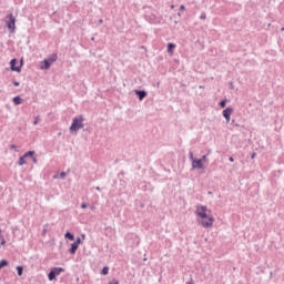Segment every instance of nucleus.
Instances as JSON below:
<instances>
[{
    "label": "nucleus",
    "mask_w": 284,
    "mask_h": 284,
    "mask_svg": "<svg viewBox=\"0 0 284 284\" xmlns=\"http://www.w3.org/2000/svg\"><path fill=\"white\" fill-rule=\"evenodd\" d=\"M195 214L200 225H202V227L205 230H210V227L214 225V215H212V211H210L207 206L197 205Z\"/></svg>",
    "instance_id": "1"
},
{
    "label": "nucleus",
    "mask_w": 284,
    "mask_h": 284,
    "mask_svg": "<svg viewBox=\"0 0 284 284\" xmlns=\"http://www.w3.org/2000/svg\"><path fill=\"white\" fill-rule=\"evenodd\" d=\"M81 207H82V210H85V207H88V205L85 203H82Z\"/></svg>",
    "instance_id": "25"
},
{
    "label": "nucleus",
    "mask_w": 284,
    "mask_h": 284,
    "mask_svg": "<svg viewBox=\"0 0 284 284\" xmlns=\"http://www.w3.org/2000/svg\"><path fill=\"white\" fill-rule=\"evenodd\" d=\"M13 103H14V105H21V97H14Z\"/></svg>",
    "instance_id": "11"
},
{
    "label": "nucleus",
    "mask_w": 284,
    "mask_h": 284,
    "mask_svg": "<svg viewBox=\"0 0 284 284\" xmlns=\"http://www.w3.org/2000/svg\"><path fill=\"white\" fill-rule=\"evenodd\" d=\"M6 23L7 27L9 28V30H11V32H14L16 30V23H17V19L14 18V16L12 13H10L9 16L6 17Z\"/></svg>",
    "instance_id": "3"
},
{
    "label": "nucleus",
    "mask_w": 284,
    "mask_h": 284,
    "mask_svg": "<svg viewBox=\"0 0 284 284\" xmlns=\"http://www.w3.org/2000/svg\"><path fill=\"white\" fill-rule=\"evenodd\" d=\"M13 85H16V88L19 87V82H13Z\"/></svg>",
    "instance_id": "30"
},
{
    "label": "nucleus",
    "mask_w": 284,
    "mask_h": 284,
    "mask_svg": "<svg viewBox=\"0 0 284 284\" xmlns=\"http://www.w3.org/2000/svg\"><path fill=\"white\" fill-rule=\"evenodd\" d=\"M10 148H11V150H14L17 152V145L11 144Z\"/></svg>",
    "instance_id": "23"
},
{
    "label": "nucleus",
    "mask_w": 284,
    "mask_h": 284,
    "mask_svg": "<svg viewBox=\"0 0 284 284\" xmlns=\"http://www.w3.org/2000/svg\"><path fill=\"white\" fill-rule=\"evenodd\" d=\"M57 61V54H53L51 58L45 59L41 63V70H49L50 65Z\"/></svg>",
    "instance_id": "4"
},
{
    "label": "nucleus",
    "mask_w": 284,
    "mask_h": 284,
    "mask_svg": "<svg viewBox=\"0 0 284 284\" xmlns=\"http://www.w3.org/2000/svg\"><path fill=\"white\" fill-rule=\"evenodd\" d=\"M52 272H54V275H55V276H59V274H61V272H63V268H61V267H54V268L52 270Z\"/></svg>",
    "instance_id": "10"
},
{
    "label": "nucleus",
    "mask_w": 284,
    "mask_h": 284,
    "mask_svg": "<svg viewBox=\"0 0 284 284\" xmlns=\"http://www.w3.org/2000/svg\"><path fill=\"white\" fill-rule=\"evenodd\" d=\"M79 245H81V237H78L77 241L71 244V248L69 250L70 254H77V250H79Z\"/></svg>",
    "instance_id": "7"
},
{
    "label": "nucleus",
    "mask_w": 284,
    "mask_h": 284,
    "mask_svg": "<svg viewBox=\"0 0 284 284\" xmlns=\"http://www.w3.org/2000/svg\"><path fill=\"white\" fill-rule=\"evenodd\" d=\"M11 70L12 72H21V67L23 65V62L19 64V61L17 59H12L10 61Z\"/></svg>",
    "instance_id": "6"
},
{
    "label": "nucleus",
    "mask_w": 284,
    "mask_h": 284,
    "mask_svg": "<svg viewBox=\"0 0 284 284\" xmlns=\"http://www.w3.org/2000/svg\"><path fill=\"white\" fill-rule=\"evenodd\" d=\"M18 276H23V266H17Z\"/></svg>",
    "instance_id": "15"
},
{
    "label": "nucleus",
    "mask_w": 284,
    "mask_h": 284,
    "mask_svg": "<svg viewBox=\"0 0 284 284\" xmlns=\"http://www.w3.org/2000/svg\"><path fill=\"white\" fill-rule=\"evenodd\" d=\"M201 19H205V16H201Z\"/></svg>",
    "instance_id": "32"
},
{
    "label": "nucleus",
    "mask_w": 284,
    "mask_h": 284,
    "mask_svg": "<svg viewBox=\"0 0 284 284\" xmlns=\"http://www.w3.org/2000/svg\"><path fill=\"white\" fill-rule=\"evenodd\" d=\"M26 158H24V155L23 156H21L20 159H19V162H18V164L19 165H26Z\"/></svg>",
    "instance_id": "16"
},
{
    "label": "nucleus",
    "mask_w": 284,
    "mask_h": 284,
    "mask_svg": "<svg viewBox=\"0 0 284 284\" xmlns=\"http://www.w3.org/2000/svg\"><path fill=\"white\" fill-rule=\"evenodd\" d=\"M180 10H185V6L182 4V6L180 7Z\"/></svg>",
    "instance_id": "28"
},
{
    "label": "nucleus",
    "mask_w": 284,
    "mask_h": 284,
    "mask_svg": "<svg viewBox=\"0 0 284 284\" xmlns=\"http://www.w3.org/2000/svg\"><path fill=\"white\" fill-rule=\"evenodd\" d=\"M60 179H65V172L60 173Z\"/></svg>",
    "instance_id": "24"
},
{
    "label": "nucleus",
    "mask_w": 284,
    "mask_h": 284,
    "mask_svg": "<svg viewBox=\"0 0 284 284\" xmlns=\"http://www.w3.org/2000/svg\"><path fill=\"white\" fill-rule=\"evenodd\" d=\"M1 245H6V240H2V241H1Z\"/></svg>",
    "instance_id": "31"
},
{
    "label": "nucleus",
    "mask_w": 284,
    "mask_h": 284,
    "mask_svg": "<svg viewBox=\"0 0 284 284\" xmlns=\"http://www.w3.org/2000/svg\"><path fill=\"white\" fill-rule=\"evenodd\" d=\"M229 161H230L231 163H234V158L231 156V158L229 159Z\"/></svg>",
    "instance_id": "27"
},
{
    "label": "nucleus",
    "mask_w": 284,
    "mask_h": 284,
    "mask_svg": "<svg viewBox=\"0 0 284 284\" xmlns=\"http://www.w3.org/2000/svg\"><path fill=\"white\" fill-rule=\"evenodd\" d=\"M0 234H1V230H0Z\"/></svg>",
    "instance_id": "34"
},
{
    "label": "nucleus",
    "mask_w": 284,
    "mask_h": 284,
    "mask_svg": "<svg viewBox=\"0 0 284 284\" xmlns=\"http://www.w3.org/2000/svg\"><path fill=\"white\" fill-rule=\"evenodd\" d=\"M39 123V116L36 118L33 125H37Z\"/></svg>",
    "instance_id": "22"
},
{
    "label": "nucleus",
    "mask_w": 284,
    "mask_h": 284,
    "mask_svg": "<svg viewBox=\"0 0 284 284\" xmlns=\"http://www.w3.org/2000/svg\"><path fill=\"white\" fill-rule=\"evenodd\" d=\"M135 94L139 97V100H140V101H143V100L148 97V92H145V91H139V90H136V91H135Z\"/></svg>",
    "instance_id": "9"
},
{
    "label": "nucleus",
    "mask_w": 284,
    "mask_h": 284,
    "mask_svg": "<svg viewBox=\"0 0 284 284\" xmlns=\"http://www.w3.org/2000/svg\"><path fill=\"white\" fill-rule=\"evenodd\" d=\"M48 278H49V281H54V278H57V275L54 274L53 271H51V272L49 273Z\"/></svg>",
    "instance_id": "14"
},
{
    "label": "nucleus",
    "mask_w": 284,
    "mask_h": 284,
    "mask_svg": "<svg viewBox=\"0 0 284 284\" xmlns=\"http://www.w3.org/2000/svg\"><path fill=\"white\" fill-rule=\"evenodd\" d=\"M6 266H8V261L7 260H2L0 262V267H6Z\"/></svg>",
    "instance_id": "19"
},
{
    "label": "nucleus",
    "mask_w": 284,
    "mask_h": 284,
    "mask_svg": "<svg viewBox=\"0 0 284 284\" xmlns=\"http://www.w3.org/2000/svg\"><path fill=\"white\" fill-rule=\"evenodd\" d=\"M28 156H34V151H28V152L23 155L24 159H28Z\"/></svg>",
    "instance_id": "17"
},
{
    "label": "nucleus",
    "mask_w": 284,
    "mask_h": 284,
    "mask_svg": "<svg viewBox=\"0 0 284 284\" xmlns=\"http://www.w3.org/2000/svg\"><path fill=\"white\" fill-rule=\"evenodd\" d=\"M191 160H192V168L194 170H204L205 166H203V160H195L194 155L191 153Z\"/></svg>",
    "instance_id": "5"
},
{
    "label": "nucleus",
    "mask_w": 284,
    "mask_h": 284,
    "mask_svg": "<svg viewBox=\"0 0 284 284\" xmlns=\"http://www.w3.org/2000/svg\"><path fill=\"white\" fill-rule=\"evenodd\" d=\"M174 48H176V44H174V43H169V44H168V52H170V53L172 54V50H173Z\"/></svg>",
    "instance_id": "12"
},
{
    "label": "nucleus",
    "mask_w": 284,
    "mask_h": 284,
    "mask_svg": "<svg viewBox=\"0 0 284 284\" xmlns=\"http://www.w3.org/2000/svg\"><path fill=\"white\" fill-rule=\"evenodd\" d=\"M2 266H0V270H1Z\"/></svg>",
    "instance_id": "35"
},
{
    "label": "nucleus",
    "mask_w": 284,
    "mask_h": 284,
    "mask_svg": "<svg viewBox=\"0 0 284 284\" xmlns=\"http://www.w3.org/2000/svg\"><path fill=\"white\" fill-rule=\"evenodd\" d=\"M110 272V268L108 267V266H104L103 268H102V274L105 276V275H108V273Z\"/></svg>",
    "instance_id": "18"
},
{
    "label": "nucleus",
    "mask_w": 284,
    "mask_h": 284,
    "mask_svg": "<svg viewBox=\"0 0 284 284\" xmlns=\"http://www.w3.org/2000/svg\"><path fill=\"white\" fill-rule=\"evenodd\" d=\"M64 239H69V241H73L74 240V235H72V233L67 232L64 235Z\"/></svg>",
    "instance_id": "13"
},
{
    "label": "nucleus",
    "mask_w": 284,
    "mask_h": 284,
    "mask_svg": "<svg viewBox=\"0 0 284 284\" xmlns=\"http://www.w3.org/2000/svg\"><path fill=\"white\" fill-rule=\"evenodd\" d=\"M83 128V116L73 118V122L70 126L71 132H77L78 130H81Z\"/></svg>",
    "instance_id": "2"
},
{
    "label": "nucleus",
    "mask_w": 284,
    "mask_h": 284,
    "mask_svg": "<svg viewBox=\"0 0 284 284\" xmlns=\"http://www.w3.org/2000/svg\"><path fill=\"white\" fill-rule=\"evenodd\" d=\"M256 158V153H253L251 159H255Z\"/></svg>",
    "instance_id": "29"
},
{
    "label": "nucleus",
    "mask_w": 284,
    "mask_h": 284,
    "mask_svg": "<svg viewBox=\"0 0 284 284\" xmlns=\"http://www.w3.org/2000/svg\"><path fill=\"white\" fill-rule=\"evenodd\" d=\"M205 159H207V155H203L201 161H205Z\"/></svg>",
    "instance_id": "26"
},
{
    "label": "nucleus",
    "mask_w": 284,
    "mask_h": 284,
    "mask_svg": "<svg viewBox=\"0 0 284 284\" xmlns=\"http://www.w3.org/2000/svg\"><path fill=\"white\" fill-rule=\"evenodd\" d=\"M226 104H227V100H223L222 102H220L221 108H225Z\"/></svg>",
    "instance_id": "20"
},
{
    "label": "nucleus",
    "mask_w": 284,
    "mask_h": 284,
    "mask_svg": "<svg viewBox=\"0 0 284 284\" xmlns=\"http://www.w3.org/2000/svg\"><path fill=\"white\" fill-rule=\"evenodd\" d=\"M109 284H120V283H119V280L113 278L112 281L109 282Z\"/></svg>",
    "instance_id": "21"
},
{
    "label": "nucleus",
    "mask_w": 284,
    "mask_h": 284,
    "mask_svg": "<svg viewBox=\"0 0 284 284\" xmlns=\"http://www.w3.org/2000/svg\"><path fill=\"white\" fill-rule=\"evenodd\" d=\"M233 112H234V109H232V108H226L223 111V116H224V119H226V123H230V116H232Z\"/></svg>",
    "instance_id": "8"
},
{
    "label": "nucleus",
    "mask_w": 284,
    "mask_h": 284,
    "mask_svg": "<svg viewBox=\"0 0 284 284\" xmlns=\"http://www.w3.org/2000/svg\"><path fill=\"white\" fill-rule=\"evenodd\" d=\"M97 190H101V187L97 186Z\"/></svg>",
    "instance_id": "33"
}]
</instances>
